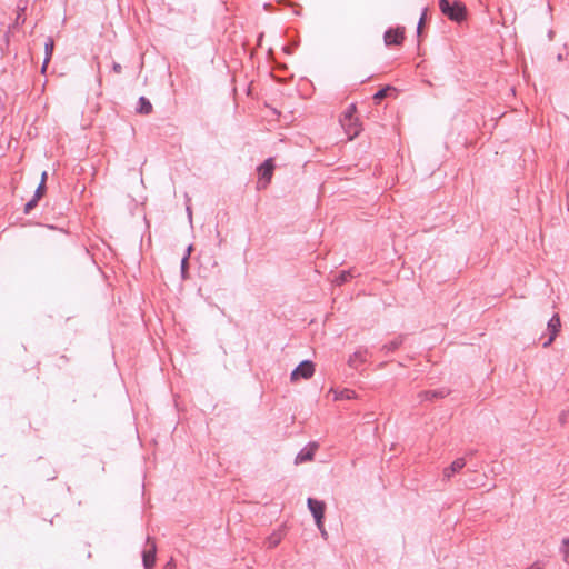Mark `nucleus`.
Listing matches in <instances>:
<instances>
[{"mask_svg":"<svg viewBox=\"0 0 569 569\" xmlns=\"http://www.w3.org/2000/svg\"><path fill=\"white\" fill-rule=\"evenodd\" d=\"M339 122L348 137V140L355 139L361 131V124L356 117V106L349 104L340 116Z\"/></svg>","mask_w":569,"mask_h":569,"instance_id":"obj_1","label":"nucleus"},{"mask_svg":"<svg viewBox=\"0 0 569 569\" xmlns=\"http://www.w3.org/2000/svg\"><path fill=\"white\" fill-rule=\"evenodd\" d=\"M439 9L452 21L460 22L466 18V7L459 1L439 0Z\"/></svg>","mask_w":569,"mask_h":569,"instance_id":"obj_2","label":"nucleus"},{"mask_svg":"<svg viewBox=\"0 0 569 569\" xmlns=\"http://www.w3.org/2000/svg\"><path fill=\"white\" fill-rule=\"evenodd\" d=\"M274 170V163L272 158H268L259 168H258V189H264L270 183Z\"/></svg>","mask_w":569,"mask_h":569,"instance_id":"obj_3","label":"nucleus"},{"mask_svg":"<svg viewBox=\"0 0 569 569\" xmlns=\"http://www.w3.org/2000/svg\"><path fill=\"white\" fill-rule=\"evenodd\" d=\"M307 505H308L310 512L312 513V516L315 518L317 527H322V521L325 518V510H326L325 502L313 499V498H308Z\"/></svg>","mask_w":569,"mask_h":569,"instance_id":"obj_4","label":"nucleus"},{"mask_svg":"<svg viewBox=\"0 0 569 569\" xmlns=\"http://www.w3.org/2000/svg\"><path fill=\"white\" fill-rule=\"evenodd\" d=\"M405 40V28L397 27L388 29L383 34L386 46H400Z\"/></svg>","mask_w":569,"mask_h":569,"instance_id":"obj_5","label":"nucleus"},{"mask_svg":"<svg viewBox=\"0 0 569 569\" xmlns=\"http://www.w3.org/2000/svg\"><path fill=\"white\" fill-rule=\"evenodd\" d=\"M315 373V365L310 360H305L298 365V367L291 372V380H298L299 378L309 379Z\"/></svg>","mask_w":569,"mask_h":569,"instance_id":"obj_6","label":"nucleus"},{"mask_svg":"<svg viewBox=\"0 0 569 569\" xmlns=\"http://www.w3.org/2000/svg\"><path fill=\"white\" fill-rule=\"evenodd\" d=\"M561 328V321L558 313H555L547 325V330L549 331V338L542 343L545 348L549 347L553 340L556 339L557 335L559 333Z\"/></svg>","mask_w":569,"mask_h":569,"instance_id":"obj_7","label":"nucleus"},{"mask_svg":"<svg viewBox=\"0 0 569 569\" xmlns=\"http://www.w3.org/2000/svg\"><path fill=\"white\" fill-rule=\"evenodd\" d=\"M319 445L317 442H309L306 447H303L298 455L296 456L295 463H303L308 461H312L315 458V453L318 450Z\"/></svg>","mask_w":569,"mask_h":569,"instance_id":"obj_8","label":"nucleus"},{"mask_svg":"<svg viewBox=\"0 0 569 569\" xmlns=\"http://www.w3.org/2000/svg\"><path fill=\"white\" fill-rule=\"evenodd\" d=\"M148 549L144 550V569H151L156 563L157 547L154 541L147 539Z\"/></svg>","mask_w":569,"mask_h":569,"instance_id":"obj_9","label":"nucleus"},{"mask_svg":"<svg viewBox=\"0 0 569 569\" xmlns=\"http://www.w3.org/2000/svg\"><path fill=\"white\" fill-rule=\"evenodd\" d=\"M466 466L465 458H457L451 462V465L443 469V479L450 480V478L456 473L459 472L463 467Z\"/></svg>","mask_w":569,"mask_h":569,"instance_id":"obj_10","label":"nucleus"},{"mask_svg":"<svg viewBox=\"0 0 569 569\" xmlns=\"http://www.w3.org/2000/svg\"><path fill=\"white\" fill-rule=\"evenodd\" d=\"M366 356L367 350H357L349 357L348 365L352 368H358L366 361Z\"/></svg>","mask_w":569,"mask_h":569,"instance_id":"obj_11","label":"nucleus"},{"mask_svg":"<svg viewBox=\"0 0 569 569\" xmlns=\"http://www.w3.org/2000/svg\"><path fill=\"white\" fill-rule=\"evenodd\" d=\"M330 392L333 393L335 400L353 399L356 397V392L351 389H343V390L331 389Z\"/></svg>","mask_w":569,"mask_h":569,"instance_id":"obj_12","label":"nucleus"},{"mask_svg":"<svg viewBox=\"0 0 569 569\" xmlns=\"http://www.w3.org/2000/svg\"><path fill=\"white\" fill-rule=\"evenodd\" d=\"M53 48H54V42H53L52 38H48V40L44 43L46 58L43 60L42 71L46 70L47 64L49 63V61L51 59V56H52V52H53Z\"/></svg>","mask_w":569,"mask_h":569,"instance_id":"obj_13","label":"nucleus"},{"mask_svg":"<svg viewBox=\"0 0 569 569\" xmlns=\"http://www.w3.org/2000/svg\"><path fill=\"white\" fill-rule=\"evenodd\" d=\"M396 92V88L391 87V86H387L380 90H378L375 96H373V100L378 103L379 101H381L382 99H385L386 97H388L390 93H395Z\"/></svg>","mask_w":569,"mask_h":569,"instance_id":"obj_14","label":"nucleus"},{"mask_svg":"<svg viewBox=\"0 0 569 569\" xmlns=\"http://www.w3.org/2000/svg\"><path fill=\"white\" fill-rule=\"evenodd\" d=\"M282 539V535L280 532H273L267 538L268 548H276Z\"/></svg>","mask_w":569,"mask_h":569,"instance_id":"obj_15","label":"nucleus"},{"mask_svg":"<svg viewBox=\"0 0 569 569\" xmlns=\"http://www.w3.org/2000/svg\"><path fill=\"white\" fill-rule=\"evenodd\" d=\"M350 277L351 273L349 271H342L338 277H336L333 282L339 286L346 282Z\"/></svg>","mask_w":569,"mask_h":569,"instance_id":"obj_16","label":"nucleus"},{"mask_svg":"<svg viewBox=\"0 0 569 569\" xmlns=\"http://www.w3.org/2000/svg\"><path fill=\"white\" fill-rule=\"evenodd\" d=\"M44 191H46V184H43V181H40L38 188L34 191L33 199L39 201L41 199V197L44 194Z\"/></svg>","mask_w":569,"mask_h":569,"instance_id":"obj_17","label":"nucleus"},{"mask_svg":"<svg viewBox=\"0 0 569 569\" xmlns=\"http://www.w3.org/2000/svg\"><path fill=\"white\" fill-rule=\"evenodd\" d=\"M560 423L569 429V409L559 417Z\"/></svg>","mask_w":569,"mask_h":569,"instance_id":"obj_18","label":"nucleus"},{"mask_svg":"<svg viewBox=\"0 0 569 569\" xmlns=\"http://www.w3.org/2000/svg\"><path fill=\"white\" fill-rule=\"evenodd\" d=\"M38 201L36 199H31L30 201H28L24 206V212L26 213H29L36 206H37Z\"/></svg>","mask_w":569,"mask_h":569,"instance_id":"obj_19","label":"nucleus"},{"mask_svg":"<svg viewBox=\"0 0 569 569\" xmlns=\"http://www.w3.org/2000/svg\"><path fill=\"white\" fill-rule=\"evenodd\" d=\"M561 551L566 559L569 558V539H563Z\"/></svg>","mask_w":569,"mask_h":569,"instance_id":"obj_20","label":"nucleus"},{"mask_svg":"<svg viewBox=\"0 0 569 569\" xmlns=\"http://www.w3.org/2000/svg\"><path fill=\"white\" fill-rule=\"evenodd\" d=\"M188 259H189V253L186 254L182 260H181V270H182V273H184L186 271V268L188 266Z\"/></svg>","mask_w":569,"mask_h":569,"instance_id":"obj_21","label":"nucleus"},{"mask_svg":"<svg viewBox=\"0 0 569 569\" xmlns=\"http://www.w3.org/2000/svg\"><path fill=\"white\" fill-rule=\"evenodd\" d=\"M542 568H543V563L541 561H536L526 569H542Z\"/></svg>","mask_w":569,"mask_h":569,"instance_id":"obj_22","label":"nucleus"},{"mask_svg":"<svg viewBox=\"0 0 569 569\" xmlns=\"http://www.w3.org/2000/svg\"><path fill=\"white\" fill-rule=\"evenodd\" d=\"M151 110H152V104L148 100L144 99V114L151 112Z\"/></svg>","mask_w":569,"mask_h":569,"instance_id":"obj_23","label":"nucleus"},{"mask_svg":"<svg viewBox=\"0 0 569 569\" xmlns=\"http://www.w3.org/2000/svg\"><path fill=\"white\" fill-rule=\"evenodd\" d=\"M425 16H426V12H423L422 17L419 20V23H418V27H417V32L418 33H420V30L422 29V23L425 21Z\"/></svg>","mask_w":569,"mask_h":569,"instance_id":"obj_24","label":"nucleus"},{"mask_svg":"<svg viewBox=\"0 0 569 569\" xmlns=\"http://www.w3.org/2000/svg\"><path fill=\"white\" fill-rule=\"evenodd\" d=\"M322 538L327 539L328 538V532L327 530L325 529V525L322 523V527H318Z\"/></svg>","mask_w":569,"mask_h":569,"instance_id":"obj_25","label":"nucleus"},{"mask_svg":"<svg viewBox=\"0 0 569 569\" xmlns=\"http://www.w3.org/2000/svg\"><path fill=\"white\" fill-rule=\"evenodd\" d=\"M163 569H176V565H174V562H173V559H170V560L166 563V566H164V568H163Z\"/></svg>","mask_w":569,"mask_h":569,"instance_id":"obj_26","label":"nucleus"},{"mask_svg":"<svg viewBox=\"0 0 569 569\" xmlns=\"http://www.w3.org/2000/svg\"><path fill=\"white\" fill-rule=\"evenodd\" d=\"M136 110L138 113H142V97L139 98Z\"/></svg>","mask_w":569,"mask_h":569,"instance_id":"obj_27","label":"nucleus"},{"mask_svg":"<svg viewBox=\"0 0 569 569\" xmlns=\"http://www.w3.org/2000/svg\"><path fill=\"white\" fill-rule=\"evenodd\" d=\"M112 68H113V71L116 73H120L121 72V64L114 62Z\"/></svg>","mask_w":569,"mask_h":569,"instance_id":"obj_28","label":"nucleus"},{"mask_svg":"<svg viewBox=\"0 0 569 569\" xmlns=\"http://www.w3.org/2000/svg\"><path fill=\"white\" fill-rule=\"evenodd\" d=\"M47 172L43 171L42 174H41V181H43V184H46V181H47Z\"/></svg>","mask_w":569,"mask_h":569,"instance_id":"obj_29","label":"nucleus"}]
</instances>
